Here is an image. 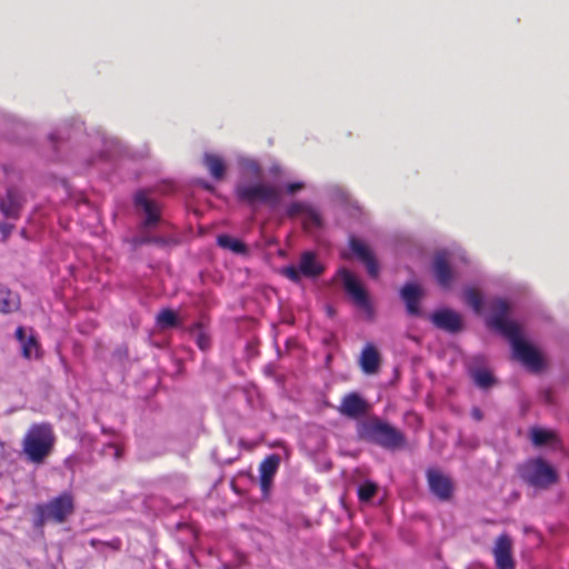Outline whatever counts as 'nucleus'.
<instances>
[{
    "instance_id": "obj_1",
    "label": "nucleus",
    "mask_w": 569,
    "mask_h": 569,
    "mask_svg": "<svg viewBox=\"0 0 569 569\" xmlns=\"http://www.w3.org/2000/svg\"><path fill=\"white\" fill-rule=\"evenodd\" d=\"M490 325L508 338L516 359L531 370H539L542 366L539 352L522 339L521 328L508 318L509 305L501 298L490 302Z\"/></svg>"
},
{
    "instance_id": "obj_2",
    "label": "nucleus",
    "mask_w": 569,
    "mask_h": 569,
    "mask_svg": "<svg viewBox=\"0 0 569 569\" xmlns=\"http://www.w3.org/2000/svg\"><path fill=\"white\" fill-rule=\"evenodd\" d=\"M56 443V436L51 425H32L22 440V453L34 465H42L50 456Z\"/></svg>"
},
{
    "instance_id": "obj_3",
    "label": "nucleus",
    "mask_w": 569,
    "mask_h": 569,
    "mask_svg": "<svg viewBox=\"0 0 569 569\" xmlns=\"http://www.w3.org/2000/svg\"><path fill=\"white\" fill-rule=\"evenodd\" d=\"M358 437L386 449H397L405 443L402 433L377 417L357 423Z\"/></svg>"
},
{
    "instance_id": "obj_4",
    "label": "nucleus",
    "mask_w": 569,
    "mask_h": 569,
    "mask_svg": "<svg viewBox=\"0 0 569 569\" xmlns=\"http://www.w3.org/2000/svg\"><path fill=\"white\" fill-rule=\"evenodd\" d=\"M73 499L70 493H62L50 500L48 503L38 505L36 507L34 526L40 528L46 522H64L70 515L73 513Z\"/></svg>"
},
{
    "instance_id": "obj_5",
    "label": "nucleus",
    "mask_w": 569,
    "mask_h": 569,
    "mask_svg": "<svg viewBox=\"0 0 569 569\" xmlns=\"http://www.w3.org/2000/svg\"><path fill=\"white\" fill-rule=\"evenodd\" d=\"M236 196L239 201L249 206L263 203L272 208L277 207L281 199L279 188L261 182L238 184L236 188Z\"/></svg>"
},
{
    "instance_id": "obj_6",
    "label": "nucleus",
    "mask_w": 569,
    "mask_h": 569,
    "mask_svg": "<svg viewBox=\"0 0 569 569\" xmlns=\"http://www.w3.org/2000/svg\"><path fill=\"white\" fill-rule=\"evenodd\" d=\"M520 475L528 485L537 489H547L557 481L556 470L541 458L526 462Z\"/></svg>"
},
{
    "instance_id": "obj_7",
    "label": "nucleus",
    "mask_w": 569,
    "mask_h": 569,
    "mask_svg": "<svg viewBox=\"0 0 569 569\" xmlns=\"http://www.w3.org/2000/svg\"><path fill=\"white\" fill-rule=\"evenodd\" d=\"M337 276L353 303L371 317L373 309L369 295L360 281L347 269H340Z\"/></svg>"
},
{
    "instance_id": "obj_8",
    "label": "nucleus",
    "mask_w": 569,
    "mask_h": 569,
    "mask_svg": "<svg viewBox=\"0 0 569 569\" xmlns=\"http://www.w3.org/2000/svg\"><path fill=\"white\" fill-rule=\"evenodd\" d=\"M323 271V267L320 262L317 261L312 251H305L301 254L299 260V266H289L282 270V273L293 282H299L301 274L315 278L321 274Z\"/></svg>"
},
{
    "instance_id": "obj_9",
    "label": "nucleus",
    "mask_w": 569,
    "mask_h": 569,
    "mask_svg": "<svg viewBox=\"0 0 569 569\" xmlns=\"http://www.w3.org/2000/svg\"><path fill=\"white\" fill-rule=\"evenodd\" d=\"M287 214L290 218L299 217L303 229L308 232L319 230L323 226L320 212L315 207L303 202L291 203L287 209Z\"/></svg>"
},
{
    "instance_id": "obj_10",
    "label": "nucleus",
    "mask_w": 569,
    "mask_h": 569,
    "mask_svg": "<svg viewBox=\"0 0 569 569\" xmlns=\"http://www.w3.org/2000/svg\"><path fill=\"white\" fill-rule=\"evenodd\" d=\"M431 322L449 333H457L462 330L463 321L460 313L451 309H440L430 316Z\"/></svg>"
},
{
    "instance_id": "obj_11",
    "label": "nucleus",
    "mask_w": 569,
    "mask_h": 569,
    "mask_svg": "<svg viewBox=\"0 0 569 569\" xmlns=\"http://www.w3.org/2000/svg\"><path fill=\"white\" fill-rule=\"evenodd\" d=\"M369 410L368 402L356 392L346 395L338 407V411L350 419H359Z\"/></svg>"
},
{
    "instance_id": "obj_12",
    "label": "nucleus",
    "mask_w": 569,
    "mask_h": 569,
    "mask_svg": "<svg viewBox=\"0 0 569 569\" xmlns=\"http://www.w3.org/2000/svg\"><path fill=\"white\" fill-rule=\"evenodd\" d=\"M511 550L512 540L509 536L501 535L496 539L492 553L497 569H515Z\"/></svg>"
},
{
    "instance_id": "obj_13",
    "label": "nucleus",
    "mask_w": 569,
    "mask_h": 569,
    "mask_svg": "<svg viewBox=\"0 0 569 569\" xmlns=\"http://www.w3.org/2000/svg\"><path fill=\"white\" fill-rule=\"evenodd\" d=\"M427 479L430 491L436 497L443 501L450 499L453 486L449 477L438 470H428Z\"/></svg>"
},
{
    "instance_id": "obj_14",
    "label": "nucleus",
    "mask_w": 569,
    "mask_h": 569,
    "mask_svg": "<svg viewBox=\"0 0 569 569\" xmlns=\"http://www.w3.org/2000/svg\"><path fill=\"white\" fill-rule=\"evenodd\" d=\"M133 201H134V206L138 209L142 210L143 213L146 214V220H144L146 226H153L159 221L160 207L156 201L151 200L148 197L147 191H144V190L137 191L134 194Z\"/></svg>"
},
{
    "instance_id": "obj_15",
    "label": "nucleus",
    "mask_w": 569,
    "mask_h": 569,
    "mask_svg": "<svg viewBox=\"0 0 569 569\" xmlns=\"http://www.w3.org/2000/svg\"><path fill=\"white\" fill-rule=\"evenodd\" d=\"M22 209V197L17 188L7 189L4 197L0 199V210L8 219H19Z\"/></svg>"
},
{
    "instance_id": "obj_16",
    "label": "nucleus",
    "mask_w": 569,
    "mask_h": 569,
    "mask_svg": "<svg viewBox=\"0 0 569 569\" xmlns=\"http://www.w3.org/2000/svg\"><path fill=\"white\" fill-rule=\"evenodd\" d=\"M425 296L423 288L418 283H406L400 290V297L403 300L407 311L410 316H419V302Z\"/></svg>"
},
{
    "instance_id": "obj_17",
    "label": "nucleus",
    "mask_w": 569,
    "mask_h": 569,
    "mask_svg": "<svg viewBox=\"0 0 569 569\" xmlns=\"http://www.w3.org/2000/svg\"><path fill=\"white\" fill-rule=\"evenodd\" d=\"M432 270L438 283L443 287H450L455 276L452 267L450 266L445 252L438 253L432 262Z\"/></svg>"
},
{
    "instance_id": "obj_18",
    "label": "nucleus",
    "mask_w": 569,
    "mask_h": 569,
    "mask_svg": "<svg viewBox=\"0 0 569 569\" xmlns=\"http://www.w3.org/2000/svg\"><path fill=\"white\" fill-rule=\"evenodd\" d=\"M279 465L280 457L278 455H271L260 463V486L263 492H268L270 489L273 476L276 475Z\"/></svg>"
},
{
    "instance_id": "obj_19",
    "label": "nucleus",
    "mask_w": 569,
    "mask_h": 569,
    "mask_svg": "<svg viewBox=\"0 0 569 569\" xmlns=\"http://www.w3.org/2000/svg\"><path fill=\"white\" fill-rule=\"evenodd\" d=\"M348 259L358 260L371 278H378L380 272V264L373 254V251H349L345 256Z\"/></svg>"
},
{
    "instance_id": "obj_20",
    "label": "nucleus",
    "mask_w": 569,
    "mask_h": 569,
    "mask_svg": "<svg viewBox=\"0 0 569 569\" xmlns=\"http://www.w3.org/2000/svg\"><path fill=\"white\" fill-rule=\"evenodd\" d=\"M380 356L372 345H367L360 356V367L367 375H373L378 371Z\"/></svg>"
},
{
    "instance_id": "obj_21",
    "label": "nucleus",
    "mask_w": 569,
    "mask_h": 569,
    "mask_svg": "<svg viewBox=\"0 0 569 569\" xmlns=\"http://www.w3.org/2000/svg\"><path fill=\"white\" fill-rule=\"evenodd\" d=\"M203 164L216 180H221L226 173V163L223 159L214 153H204Z\"/></svg>"
},
{
    "instance_id": "obj_22",
    "label": "nucleus",
    "mask_w": 569,
    "mask_h": 569,
    "mask_svg": "<svg viewBox=\"0 0 569 569\" xmlns=\"http://www.w3.org/2000/svg\"><path fill=\"white\" fill-rule=\"evenodd\" d=\"M16 338L21 345L22 355L26 358H31L33 351L37 350V341L32 335H27V330L22 327H19L16 330Z\"/></svg>"
},
{
    "instance_id": "obj_23",
    "label": "nucleus",
    "mask_w": 569,
    "mask_h": 569,
    "mask_svg": "<svg viewBox=\"0 0 569 569\" xmlns=\"http://www.w3.org/2000/svg\"><path fill=\"white\" fill-rule=\"evenodd\" d=\"M16 338L21 345L22 355L26 358H31L33 351L37 350V341L32 335H27V330L22 327H19L16 330Z\"/></svg>"
},
{
    "instance_id": "obj_24",
    "label": "nucleus",
    "mask_w": 569,
    "mask_h": 569,
    "mask_svg": "<svg viewBox=\"0 0 569 569\" xmlns=\"http://www.w3.org/2000/svg\"><path fill=\"white\" fill-rule=\"evenodd\" d=\"M19 298L6 287L0 286V312L8 313L17 310Z\"/></svg>"
},
{
    "instance_id": "obj_25",
    "label": "nucleus",
    "mask_w": 569,
    "mask_h": 569,
    "mask_svg": "<svg viewBox=\"0 0 569 569\" xmlns=\"http://www.w3.org/2000/svg\"><path fill=\"white\" fill-rule=\"evenodd\" d=\"M463 298L468 306H470L475 312L480 313L483 308V299L481 293L475 288H466L463 291Z\"/></svg>"
},
{
    "instance_id": "obj_26",
    "label": "nucleus",
    "mask_w": 569,
    "mask_h": 569,
    "mask_svg": "<svg viewBox=\"0 0 569 569\" xmlns=\"http://www.w3.org/2000/svg\"><path fill=\"white\" fill-rule=\"evenodd\" d=\"M157 323L161 329H168L179 326L177 315L171 309H164L157 316Z\"/></svg>"
},
{
    "instance_id": "obj_27",
    "label": "nucleus",
    "mask_w": 569,
    "mask_h": 569,
    "mask_svg": "<svg viewBox=\"0 0 569 569\" xmlns=\"http://www.w3.org/2000/svg\"><path fill=\"white\" fill-rule=\"evenodd\" d=\"M191 335L201 350H207L209 348L210 339L202 326L196 325L191 329Z\"/></svg>"
},
{
    "instance_id": "obj_28",
    "label": "nucleus",
    "mask_w": 569,
    "mask_h": 569,
    "mask_svg": "<svg viewBox=\"0 0 569 569\" xmlns=\"http://www.w3.org/2000/svg\"><path fill=\"white\" fill-rule=\"evenodd\" d=\"M472 378L476 385L480 388H489L493 383L491 373L483 369L473 370Z\"/></svg>"
},
{
    "instance_id": "obj_29",
    "label": "nucleus",
    "mask_w": 569,
    "mask_h": 569,
    "mask_svg": "<svg viewBox=\"0 0 569 569\" xmlns=\"http://www.w3.org/2000/svg\"><path fill=\"white\" fill-rule=\"evenodd\" d=\"M217 243L223 249H247L241 240L231 238L228 234L218 236Z\"/></svg>"
},
{
    "instance_id": "obj_30",
    "label": "nucleus",
    "mask_w": 569,
    "mask_h": 569,
    "mask_svg": "<svg viewBox=\"0 0 569 569\" xmlns=\"http://www.w3.org/2000/svg\"><path fill=\"white\" fill-rule=\"evenodd\" d=\"M553 438V435L550 431L533 428L531 430V441L535 446L541 447L547 445L551 439Z\"/></svg>"
},
{
    "instance_id": "obj_31",
    "label": "nucleus",
    "mask_w": 569,
    "mask_h": 569,
    "mask_svg": "<svg viewBox=\"0 0 569 569\" xmlns=\"http://www.w3.org/2000/svg\"><path fill=\"white\" fill-rule=\"evenodd\" d=\"M377 486L373 482H366L358 488V496L361 501H369L376 493Z\"/></svg>"
},
{
    "instance_id": "obj_32",
    "label": "nucleus",
    "mask_w": 569,
    "mask_h": 569,
    "mask_svg": "<svg viewBox=\"0 0 569 569\" xmlns=\"http://www.w3.org/2000/svg\"><path fill=\"white\" fill-rule=\"evenodd\" d=\"M138 244L139 246L154 244V246L168 247V246H173L174 241H173V239L154 238V239H142L138 242Z\"/></svg>"
},
{
    "instance_id": "obj_33",
    "label": "nucleus",
    "mask_w": 569,
    "mask_h": 569,
    "mask_svg": "<svg viewBox=\"0 0 569 569\" xmlns=\"http://www.w3.org/2000/svg\"><path fill=\"white\" fill-rule=\"evenodd\" d=\"M303 188V183L301 182H291L287 186V191L289 193H295Z\"/></svg>"
},
{
    "instance_id": "obj_34",
    "label": "nucleus",
    "mask_w": 569,
    "mask_h": 569,
    "mask_svg": "<svg viewBox=\"0 0 569 569\" xmlns=\"http://www.w3.org/2000/svg\"><path fill=\"white\" fill-rule=\"evenodd\" d=\"M349 249L357 250V249H367V248L363 246V243L359 239L352 237V238H350V248Z\"/></svg>"
},
{
    "instance_id": "obj_35",
    "label": "nucleus",
    "mask_w": 569,
    "mask_h": 569,
    "mask_svg": "<svg viewBox=\"0 0 569 569\" xmlns=\"http://www.w3.org/2000/svg\"><path fill=\"white\" fill-rule=\"evenodd\" d=\"M471 417L475 420L480 421L483 418V415H482V411L479 408L475 407L471 410Z\"/></svg>"
},
{
    "instance_id": "obj_36",
    "label": "nucleus",
    "mask_w": 569,
    "mask_h": 569,
    "mask_svg": "<svg viewBox=\"0 0 569 569\" xmlns=\"http://www.w3.org/2000/svg\"><path fill=\"white\" fill-rule=\"evenodd\" d=\"M0 228H1L2 233H3L4 236H8V234L11 232V230H12L13 226H12V224H9V223H3V224H1V227H0Z\"/></svg>"
},
{
    "instance_id": "obj_37",
    "label": "nucleus",
    "mask_w": 569,
    "mask_h": 569,
    "mask_svg": "<svg viewBox=\"0 0 569 569\" xmlns=\"http://www.w3.org/2000/svg\"><path fill=\"white\" fill-rule=\"evenodd\" d=\"M110 448L114 451V452H113L114 457H116V458H119V457H120V455H121V453H120V449H119V448H117L116 446H111Z\"/></svg>"
},
{
    "instance_id": "obj_38",
    "label": "nucleus",
    "mask_w": 569,
    "mask_h": 569,
    "mask_svg": "<svg viewBox=\"0 0 569 569\" xmlns=\"http://www.w3.org/2000/svg\"><path fill=\"white\" fill-rule=\"evenodd\" d=\"M97 543H101V545H104L103 542H99V541H96V540H91V545L94 547ZM108 546H111V543H107ZM112 547H114L112 545Z\"/></svg>"
}]
</instances>
